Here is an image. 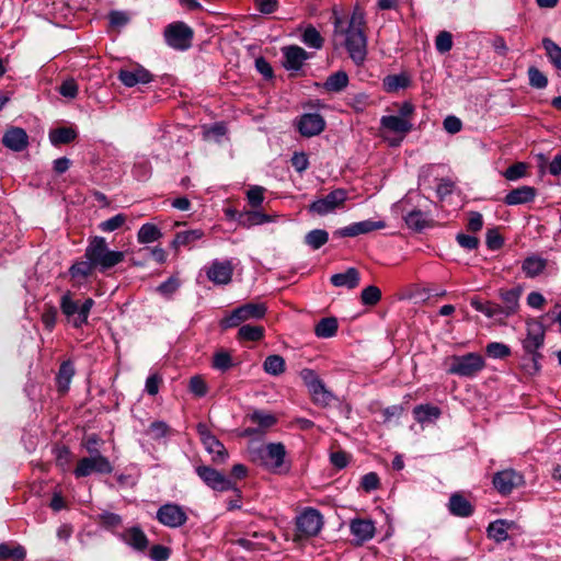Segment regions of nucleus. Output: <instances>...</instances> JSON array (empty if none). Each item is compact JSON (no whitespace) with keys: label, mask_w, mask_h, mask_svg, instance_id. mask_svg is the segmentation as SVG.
Here are the masks:
<instances>
[{"label":"nucleus","mask_w":561,"mask_h":561,"mask_svg":"<svg viewBox=\"0 0 561 561\" xmlns=\"http://www.w3.org/2000/svg\"><path fill=\"white\" fill-rule=\"evenodd\" d=\"M365 16L359 10H355L347 21L341 18L334 19V42L341 38V45H344L351 59L356 65H362L367 56V37L365 35Z\"/></svg>","instance_id":"f257e3e1"},{"label":"nucleus","mask_w":561,"mask_h":561,"mask_svg":"<svg viewBox=\"0 0 561 561\" xmlns=\"http://www.w3.org/2000/svg\"><path fill=\"white\" fill-rule=\"evenodd\" d=\"M286 455L283 443H268L249 450L250 460L272 473L289 471Z\"/></svg>","instance_id":"f03ea898"},{"label":"nucleus","mask_w":561,"mask_h":561,"mask_svg":"<svg viewBox=\"0 0 561 561\" xmlns=\"http://www.w3.org/2000/svg\"><path fill=\"white\" fill-rule=\"evenodd\" d=\"M84 257L92 262L95 270L104 272L123 262L125 254L110 250L103 237H94L85 249Z\"/></svg>","instance_id":"7ed1b4c3"},{"label":"nucleus","mask_w":561,"mask_h":561,"mask_svg":"<svg viewBox=\"0 0 561 561\" xmlns=\"http://www.w3.org/2000/svg\"><path fill=\"white\" fill-rule=\"evenodd\" d=\"M94 300L87 298L82 302L75 300L70 291L65 293L60 298V310L73 328L80 329L88 323V318Z\"/></svg>","instance_id":"20e7f679"},{"label":"nucleus","mask_w":561,"mask_h":561,"mask_svg":"<svg viewBox=\"0 0 561 561\" xmlns=\"http://www.w3.org/2000/svg\"><path fill=\"white\" fill-rule=\"evenodd\" d=\"M447 363V374L462 378H473L485 367L484 358L478 353L453 355Z\"/></svg>","instance_id":"39448f33"},{"label":"nucleus","mask_w":561,"mask_h":561,"mask_svg":"<svg viewBox=\"0 0 561 561\" xmlns=\"http://www.w3.org/2000/svg\"><path fill=\"white\" fill-rule=\"evenodd\" d=\"M111 461L101 453L81 458L73 471L77 478L88 477L92 473L108 474L113 472Z\"/></svg>","instance_id":"423d86ee"},{"label":"nucleus","mask_w":561,"mask_h":561,"mask_svg":"<svg viewBox=\"0 0 561 561\" xmlns=\"http://www.w3.org/2000/svg\"><path fill=\"white\" fill-rule=\"evenodd\" d=\"M167 44L179 50L187 49L193 38V30L183 22L169 24L164 30Z\"/></svg>","instance_id":"0eeeda50"},{"label":"nucleus","mask_w":561,"mask_h":561,"mask_svg":"<svg viewBox=\"0 0 561 561\" xmlns=\"http://www.w3.org/2000/svg\"><path fill=\"white\" fill-rule=\"evenodd\" d=\"M195 471L196 474L203 480V482L215 491H238L234 482H232L229 478H227L224 473L216 470L215 468L201 465L196 467Z\"/></svg>","instance_id":"6e6552de"},{"label":"nucleus","mask_w":561,"mask_h":561,"mask_svg":"<svg viewBox=\"0 0 561 561\" xmlns=\"http://www.w3.org/2000/svg\"><path fill=\"white\" fill-rule=\"evenodd\" d=\"M266 313L264 304H245L234 309L229 317L222 321L225 328L238 327L240 323L251 319H262Z\"/></svg>","instance_id":"1a4fd4ad"},{"label":"nucleus","mask_w":561,"mask_h":561,"mask_svg":"<svg viewBox=\"0 0 561 561\" xmlns=\"http://www.w3.org/2000/svg\"><path fill=\"white\" fill-rule=\"evenodd\" d=\"M545 330L539 323H529L527 327V336L523 341L524 350L531 355L534 369H539L538 360L541 355L537 352L543 344Z\"/></svg>","instance_id":"9d476101"},{"label":"nucleus","mask_w":561,"mask_h":561,"mask_svg":"<svg viewBox=\"0 0 561 561\" xmlns=\"http://www.w3.org/2000/svg\"><path fill=\"white\" fill-rule=\"evenodd\" d=\"M493 485L502 495H508L515 488L524 484V477L514 469H505L493 476Z\"/></svg>","instance_id":"9b49d317"},{"label":"nucleus","mask_w":561,"mask_h":561,"mask_svg":"<svg viewBox=\"0 0 561 561\" xmlns=\"http://www.w3.org/2000/svg\"><path fill=\"white\" fill-rule=\"evenodd\" d=\"M347 198L346 191L337 188L325 195L324 197L314 201L310 205V210L318 215H327L343 206Z\"/></svg>","instance_id":"f8f14e48"},{"label":"nucleus","mask_w":561,"mask_h":561,"mask_svg":"<svg viewBox=\"0 0 561 561\" xmlns=\"http://www.w3.org/2000/svg\"><path fill=\"white\" fill-rule=\"evenodd\" d=\"M157 519L170 528L183 526L187 520L185 511L178 504H164L157 511Z\"/></svg>","instance_id":"ddd939ff"},{"label":"nucleus","mask_w":561,"mask_h":561,"mask_svg":"<svg viewBox=\"0 0 561 561\" xmlns=\"http://www.w3.org/2000/svg\"><path fill=\"white\" fill-rule=\"evenodd\" d=\"M322 525V516L314 508H308L297 517V529L306 537L318 535Z\"/></svg>","instance_id":"4468645a"},{"label":"nucleus","mask_w":561,"mask_h":561,"mask_svg":"<svg viewBox=\"0 0 561 561\" xmlns=\"http://www.w3.org/2000/svg\"><path fill=\"white\" fill-rule=\"evenodd\" d=\"M386 227V222L383 220H363L358 222L351 224L346 227L340 228L334 231V236L340 238L345 237H357L359 234L369 233L375 230H380Z\"/></svg>","instance_id":"2eb2a0df"},{"label":"nucleus","mask_w":561,"mask_h":561,"mask_svg":"<svg viewBox=\"0 0 561 561\" xmlns=\"http://www.w3.org/2000/svg\"><path fill=\"white\" fill-rule=\"evenodd\" d=\"M283 66L286 70L298 71L302 68L306 60L310 55L300 46L289 45L282 48Z\"/></svg>","instance_id":"dca6fc26"},{"label":"nucleus","mask_w":561,"mask_h":561,"mask_svg":"<svg viewBox=\"0 0 561 561\" xmlns=\"http://www.w3.org/2000/svg\"><path fill=\"white\" fill-rule=\"evenodd\" d=\"M297 127L305 137L319 135L325 127L323 117L318 113H309L300 116Z\"/></svg>","instance_id":"f3484780"},{"label":"nucleus","mask_w":561,"mask_h":561,"mask_svg":"<svg viewBox=\"0 0 561 561\" xmlns=\"http://www.w3.org/2000/svg\"><path fill=\"white\" fill-rule=\"evenodd\" d=\"M119 81L128 88L138 83H148L152 80V75L144 67L137 66L129 69H121L118 71Z\"/></svg>","instance_id":"a211bd4d"},{"label":"nucleus","mask_w":561,"mask_h":561,"mask_svg":"<svg viewBox=\"0 0 561 561\" xmlns=\"http://www.w3.org/2000/svg\"><path fill=\"white\" fill-rule=\"evenodd\" d=\"M232 272L230 261H214L207 271V277L217 285H226L231 280Z\"/></svg>","instance_id":"6ab92c4d"},{"label":"nucleus","mask_w":561,"mask_h":561,"mask_svg":"<svg viewBox=\"0 0 561 561\" xmlns=\"http://www.w3.org/2000/svg\"><path fill=\"white\" fill-rule=\"evenodd\" d=\"M2 144L8 149L20 152L27 147L28 136L23 128L11 127L4 133Z\"/></svg>","instance_id":"aec40b11"},{"label":"nucleus","mask_w":561,"mask_h":561,"mask_svg":"<svg viewBox=\"0 0 561 561\" xmlns=\"http://www.w3.org/2000/svg\"><path fill=\"white\" fill-rule=\"evenodd\" d=\"M350 529L358 545L370 540L374 537L376 530L371 520L360 518L353 519L350 524Z\"/></svg>","instance_id":"412c9836"},{"label":"nucleus","mask_w":561,"mask_h":561,"mask_svg":"<svg viewBox=\"0 0 561 561\" xmlns=\"http://www.w3.org/2000/svg\"><path fill=\"white\" fill-rule=\"evenodd\" d=\"M331 284L335 287H346L354 289L359 285L360 275L355 267H348L344 273H337L331 276Z\"/></svg>","instance_id":"4be33fe9"},{"label":"nucleus","mask_w":561,"mask_h":561,"mask_svg":"<svg viewBox=\"0 0 561 561\" xmlns=\"http://www.w3.org/2000/svg\"><path fill=\"white\" fill-rule=\"evenodd\" d=\"M380 125L382 128L400 134L402 137L412 129V123L409 119L396 115L382 116Z\"/></svg>","instance_id":"5701e85b"},{"label":"nucleus","mask_w":561,"mask_h":561,"mask_svg":"<svg viewBox=\"0 0 561 561\" xmlns=\"http://www.w3.org/2000/svg\"><path fill=\"white\" fill-rule=\"evenodd\" d=\"M516 523L513 520L497 519L488 527V536L496 542H503L508 538V530L515 529Z\"/></svg>","instance_id":"b1692460"},{"label":"nucleus","mask_w":561,"mask_h":561,"mask_svg":"<svg viewBox=\"0 0 561 561\" xmlns=\"http://www.w3.org/2000/svg\"><path fill=\"white\" fill-rule=\"evenodd\" d=\"M535 197H536V188L533 186L524 185V186L517 187V188L511 191L508 194H506V196L504 198V203L510 206L520 205V204H526V203L534 201Z\"/></svg>","instance_id":"393cba45"},{"label":"nucleus","mask_w":561,"mask_h":561,"mask_svg":"<svg viewBox=\"0 0 561 561\" xmlns=\"http://www.w3.org/2000/svg\"><path fill=\"white\" fill-rule=\"evenodd\" d=\"M449 512L458 517H468L473 513V506L461 494L454 493L448 503Z\"/></svg>","instance_id":"a878e982"},{"label":"nucleus","mask_w":561,"mask_h":561,"mask_svg":"<svg viewBox=\"0 0 561 561\" xmlns=\"http://www.w3.org/2000/svg\"><path fill=\"white\" fill-rule=\"evenodd\" d=\"M274 216L264 214L259 210H248L239 214L238 221L242 227L251 228L253 226L271 222L274 220Z\"/></svg>","instance_id":"bb28decb"},{"label":"nucleus","mask_w":561,"mask_h":561,"mask_svg":"<svg viewBox=\"0 0 561 561\" xmlns=\"http://www.w3.org/2000/svg\"><path fill=\"white\" fill-rule=\"evenodd\" d=\"M522 290L518 288H512L508 290H501L500 297L504 304L502 310L504 312V318L510 317L516 313L518 309V301L520 297Z\"/></svg>","instance_id":"cd10ccee"},{"label":"nucleus","mask_w":561,"mask_h":561,"mask_svg":"<svg viewBox=\"0 0 561 561\" xmlns=\"http://www.w3.org/2000/svg\"><path fill=\"white\" fill-rule=\"evenodd\" d=\"M124 541L136 550L144 551L148 547V538L139 527H131L123 534Z\"/></svg>","instance_id":"c85d7f7f"},{"label":"nucleus","mask_w":561,"mask_h":561,"mask_svg":"<svg viewBox=\"0 0 561 561\" xmlns=\"http://www.w3.org/2000/svg\"><path fill=\"white\" fill-rule=\"evenodd\" d=\"M411 80L407 73L390 75L382 80L383 90L388 93L398 92L410 85Z\"/></svg>","instance_id":"c756f323"},{"label":"nucleus","mask_w":561,"mask_h":561,"mask_svg":"<svg viewBox=\"0 0 561 561\" xmlns=\"http://www.w3.org/2000/svg\"><path fill=\"white\" fill-rule=\"evenodd\" d=\"M203 445L205 446L206 450L213 455V461L225 462L228 458L227 449L216 436L208 437Z\"/></svg>","instance_id":"7c9ffc66"},{"label":"nucleus","mask_w":561,"mask_h":561,"mask_svg":"<svg viewBox=\"0 0 561 561\" xmlns=\"http://www.w3.org/2000/svg\"><path fill=\"white\" fill-rule=\"evenodd\" d=\"M546 266H547V260H545L540 256L533 255V256H528L525 259V261L523 262L522 268L527 277L533 278V277L538 276L540 273H542V271L546 268Z\"/></svg>","instance_id":"2f4dec72"},{"label":"nucleus","mask_w":561,"mask_h":561,"mask_svg":"<svg viewBox=\"0 0 561 561\" xmlns=\"http://www.w3.org/2000/svg\"><path fill=\"white\" fill-rule=\"evenodd\" d=\"M337 320L333 317L321 319L314 327V333L318 337L329 339L337 332Z\"/></svg>","instance_id":"473e14b6"},{"label":"nucleus","mask_w":561,"mask_h":561,"mask_svg":"<svg viewBox=\"0 0 561 561\" xmlns=\"http://www.w3.org/2000/svg\"><path fill=\"white\" fill-rule=\"evenodd\" d=\"M313 403L328 407L334 399V396L324 387L323 382L313 385L311 389H309Z\"/></svg>","instance_id":"72a5a7b5"},{"label":"nucleus","mask_w":561,"mask_h":561,"mask_svg":"<svg viewBox=\"0 0 561 561\" xmlns=\"http://www.w3.org/2000/svg\"><path fill=\"white\" fill-rule=\"evenodd\" d=\"M471 306L479 312L484 313L488 318H500L504 317L502 307L494 302H482L477 298L471 299Z\"/></svg>","instance_id":"f704fd0d"},{"label":"nucleus","mask_w":561,"mask_h":561,"mask_svg":"<svg viewBox=\"0 0 561 561\" xmlns=\"http://www.w3.org/2000/svg\"><path fill=\"white\" fill-rule=\"evenodd\" d=\"M348 77L344 71L332 73L325 80L323 87L329 92H340L347 87Z\"/></svg>","instance_id":"c9c22d12"},{"label":"nucleus","mask_w":561,"mask_h":561,"mask_svg":"<svg viewBox=\"0 0 561 561\" xmlns=\"http://www.w3.org/2000/svg\"><path fill=\"white\" fill-rule=\"evenodd\" d=\"M413 414L419 423H424L438 419L440 415V410L434 405L421 404L414 408Z\"/></svg>","instance_id":"e433bc0d"},{"label":"nucleus","mask_w":561,"mask_h":561,"mask_svg":"<svg viewBox=\"0 0 561 561\" xmlns=\"http://www.w3.org/2000/svg\"><path fill=\"white\" fill-rule=\"evenodd\" d=\"M76 137V130L70 127L56 128L49 133V140L55 146L69 144L75 140Z\"/></svg>","instance_id":"4c0bfd02"},{"label":"nucleus","mask_w":561,"mask_h":561,"mask_svg":"<svg viewBox=\"0 0 561 561\" xmlns=\"http://www.w3.org/2000/svg\"><path fill=\"white\" fill-rule=\"evenodd\" d=\"M285 359L280 355H270L263 363V369L272 376H279L285 371Z\"/></svg>","instance_id":"58836bf2"},{"label":"nucleus","mask_w":561,"mask_h":561,"mask_svg":"<svg viewBox=\"0 0 561 561\" xmlns=\"http://www.w3.org/2000/svg\"><path fill=\"white\" fill-rule=\"evenodd\" d=\"M75 375L73 365L70 362H64L57 375L58 388L61 392H66L69 389V385Z\"/></svg>","instance_id":"ea45409f"},{"label":"nucleus","mask_w":561,"mask_h":561,"mask_svg":"<svg viewBox=\"0 0 561 561\" xmlns=\"http://www.w3.org/2000/svg\"><path fill=\"white\" fill-rule=\"evenodd\" d=\"M264 336V328L262 325L244 324L238 331V339L240 341H260Z\"/></svg>","instance_id":"a19ab883"},{"label":"nucleus","mask_w":561,"mask_h":561,"mask_svg":"<svg viewBox=\"0 0 561 561\" xmlns=\"http://www.w3.org/2000/svg\"><path fill=\"white\" fill-rule=\"evenodd\" d=\"M404 221L410 229H413L415 231H422L430 225L426 215L421 210L410 211L404 216Z\"/></svg>","instance_id":"79ce46f5"},{"label":"nucleus","mask_w":561,"mask_h":561,"mask_svg":"<svg viewBox=\"0 0 561 561\" xmlns=\"http://www.w3.org/2000/svg\"><path fill=\"white\" fill-rule=\"evenodd\" d=\"M301 41L305 45L314 49H320L324 43L320 32L312 25H308L304 30Z\"/></svg>","instance_id":"37998d69"},{"label":"nucleus","mask_w":561,"mask_h":561,"mask_svg":"<svg viewBox=\"0 0 561 561\" xmlns=\"http://www.w3.org/2000/svg\"><path fill=\"white\" fill-rule=\"evenodd\" d=\"M203 236H204V231L201 229L181 231L175 234V238L172 241V245L174 248L182 247V245H188V244L193 243L194 241L203 238Z\"/></svg>","instance_id":"c03bdc74"},{"label":"nucleus","mask_w":561,"mask_h":561,"mask_svg":"<svg viewBox=\"0 0 561 561\" xmlns=\"http://www.w3.org/2000/svg\"><path fill=\"white\" fill-rule=\"evenodd\" d=\"M329 240V233L323 229H314L309 231L305 237V242L311 249L318 250Z\"/></svg>","instance_id":"a18cd8bd"},{"label":"nucleus","mask_w":561,"mask_h":561,"mask_svg":"<svg viewBox=\"0 0 561 561\" xmlns=\"http://www.w3.org/2000/svg\"><path fill=\"white\" fill-rule=\"evenodd\" d=\"M162 236L159 228L152 224H145L140 227L137 238L140 243H150L157 241Z\"/></svg>","instance_id":"49530a36"},{"label":"nucleus","mask_w":561,"mask_h":561,"mask_svg":"<svg viewBox=\"0 0 561 561\" xmlns=\"http://www.w3.org/2000/svg\"><path fill=\"white\" fill-rule=\"evenodd\" d=\"M25 556L26 550L20 545L11 547L7 543H0V561L9 558L15 561H21L25 558Z\"/></svg>","instance_id":"de8ad7c7"},{"label":"nucleus","mask_w":561,"mask_h":561,"mask_svg":"<svg viewBox=\"0 0 561 561\" xmlns=\"http://www.w3.org/2000/svg\"><path fill=\"white\" fill-rule=\"evenodd\" d=\"M95 270L92 262L88 259L79 261L71 265L69 273L73 278H87Z\"/></svg>","instance_id":"09e8293b"},{"label":"nucleus","mask_w":561,"mask_h":561,"mask_svg":"<svg viewBox=\"0 0 561 561\" xmlns=\"http://www.w3.org/2000/svg\"><path fill=\"white\" fill-rule=\"evenodd\" d=\"M250 420L253 423H256L262 431H265L274 426L277 422L276 417L273 414L265 413L263 411H254L250 415Z\"/></svg>","instance_id":"8fccbe9b"},{"label":"nucleus","mask_w":561,"mask_h":561,"mask_svg":"<svg viewBox=\"0 0 561 561\" xmlns=\"http://www.w3.org/2000/svg\"><path fill=\"white\" fill-rule=\"evenodd\" d=\"M542 46L547 51L551 62L561 70V47L558 46L552 39L543 38Z\"/></svg>","instance_id":"3c124183"},{"label":"nucleus","mask_w":561,"mask_h":561,"mask_svg":"<svg viewBox=\"0 0 561 561\" xmlns=\"http://www.w3.org/2000/svg\"><path fill=\"white\" fill-rule=\"evenodd\" d=\"M528 79L529 84L536 89H543L548 84V79L545 73L535 66L528 68Z\"/></svg>","instance_id":"603ef678"},{"label":"nucleus","mask_w":561,"mask_h":561,"mask_svg":"<svg viewBox=\"0 0 561 561\" xmlns=\"http://www.w3.org/2000/svg\"><path fill=\"white\" fill-rule=\"evenodd\" d=\"M381 298V291L377 286L370 285L363 289L360 299L364 305L374 306Z\"/></svg>","instance_id":"864d4df0"},{"label":"nucleus","mask_w":561,"mask_h":561,"mask_svg":"<svg viewBox=\"0 0 561 561\" xmlns=\"http://www.w3.org/2000/svg\"><path fill=\"white\" fill-rule=\"evenodd\" d=\"M485 352L492 358H504L511 354L510 347L499 342H492L488 344Z\"/></svg>","instance_id":"5fc2aeb1"},{"label":"nucleus","mask_w":561,"mask_h":561,"mask_svg":"<svg viewBox=\"0 0 561 561\" xmlns=\"http://www.w3.org/2000/svg\"><path fill=\"white\" fill-rule=\"evenodd\" d=\"M126 222V216L124 214H117L110 219L100 224V229L104 232H112L121 228Z\"/></svg>","instance_id":"6e6d98bb"},{"label":"nucleus","mask_w":561,"mask_h":561,"mask_svg":"<svg viewBox=\"0 0 561 561\" xmlns=\"http://www.w3.org/2000/svg\"><path fill=\"white\" fill-rule=\"evenodd\" d=\"M527 170V164L524 162H517L511 167H508L503 175L508 181H516L523 176H525Z\"/></svg>","instance_id":"4d7b16f0"},{"label":"nucleus","mask_w":561,"mask_h":561,"mask_svg":"<svg viewBox=\"0 0 561 561\" xmlns=\"http://www.w3.org/2000/svg\"><path fill=\"white\" fill-rule=\"evenodd\" d=\"M264 192L265 188L259 185L252 186L247 192L248 202L253 208H257L259 206L262 205L264 201Z\"/></svg>","instance_id":"13d9d810"},{"label":"nucleus","mask_w":561,"mask_h":561,"mask_svg":"<svg viewBox=\"0 0 561 561\" xmlns=\"http://www.w3.org/2000/svg\"><path fill=\"white\" fill-rule=\"evenodd\" d=\"M435 46H436V49L442 54L449 51L453 47L451 34L447 31H442L436 36Z\"/></svg>","instance_id":"bf43d9fd"},{"label":"nucleus","mask_w":561,"mask_h":561,"mask_svg":"<svg viewBox=\"0 0 561 561\" xmlns=\"http://www.w3.org/2000/svg\"><path fill=\"white\" fill-rule=\"evenodd\" d=\"M213 366L221 371L232 367V358L227 352H219L214 355Z\"/></svg>","instance_id":"052dcab7"},{"label":"nucleus","mask_w":561,"mask_h":561,"mask_svg":"<svg viewBox=\"0 0 561 561\" xmlns=\"http://www.w3.org/2000/svg\"><path fill=\"white\" fill-rule=\"evenodd\" d=\"M188 387L191 392L197 397H204L207 393V385L201 376H193Z\"/></svg>","instance_id":"680f3d73"},{"label":"nucleus","mask_w":561,"mask_h":561,"mask_svg":"<svg viewBox=\"0 0 561 561\" xmlns=\"http://www.w3.org/2000/svg\"><path fill=\"white\" fill-rule=\"evenodd\" d=\"M101 438L96 434L88 435L82 440V446L87 449L90 455L100 453L99 446L101 444Z\"/></svg>","instance_id":"e2e57ef3"},{"label":"nucleus","mask_w":561,"mask_h":561,"mask_svg":"<svg viewBox=\"0 0 561 561\" xmlns=\"http://www.w3.org/2000/svg\"><path fill=\"white\" fill-rule=\"evenodd\" d=\"M180 286V283L176 278L174 277H170L168 280L163 282L162 284H160L157 288V290L163 295V296H171L172 294H174L176 291V289L179 288Z\"/></svg>","instance_id":"0e129e2a"},{"label":"nucleus","mask_w":561,"mask_h":561,"mask_svg":"<svg viewBox=\"0 0 561 561\" xmlns=\"http://www.w3.org/2000/svg\"><path fill=\"white\" fill-rule=\"evenodd\" d=\"M456 240L459 245L466 250H474L479 245V239L477 237L465 233H458Z\"/></svg>","instance_id":"69168bd1"},{"label":"nucleus","mask_w":561,"mask_h":561,"mask_svg":"<svg viewBox=\"0 0 561 561\" xmlns=\"http://www.w3.org/2000/svg\"><path fill=\"white\" fill-rule=\"evenodd\" d=\"M360 485L366 492H370V491L378 489L379 478H378L377 473H375V472L366 473L362 478Z\"/></svg>","instance_id":"338daca9"},{"label":"nucleus","mask_w":561,"mask_h":561,"mask_svg":"<svg viewBox=\"0 0 561 561\" xmlns=\"http://www.w3.org/2000/svg\"><path fill=\"white\" fill-rule=\"evenodd\" d=\"M486 245L491 250H497L503 245V238L500 236L497 230L489 229L486 231Z\"/></svg>","instance_id":"774afa93"}]
</instances>
